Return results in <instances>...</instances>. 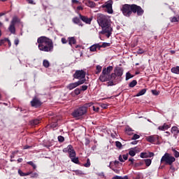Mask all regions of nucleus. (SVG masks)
<instances>
[{"mask_svg":"<svg viewBox=\"0 0 179 179\" xmlns=\"http://www.w3.org/2000/svg\"><path fill=\"white\" fill-rule=\"evenodd\" d=\"M27 1L28 3H30V5H36V2H34L33 0H27Z\"/></svg>","mask_w":179,"mask_h":179,"instance_id":"obj_55","label":"nucleus"},{"mask_svg":"<svg viewBox=\"0 0 179 179\" xmlns=\"http://www.w3.org/2000/svg\"><path fill=\"white\" fill-rule=\"evenodd\" d=\"M79 17L80 20L84 23H86V24H90L92 20H93V17H87V16L82 15V14H79Z\"/></svg>","mask_w":179,"mask_h":179,"instance_id":"obj_12","label":"nucleus"},{"mask_svg":"<svg viewBox=\"0 0 179 179\" xmlns=\"http://www.w3.org/2000/svg\"><path fill=\"white\" fill-rule=\"evenodd\" d=\"M169 128H170V125L164 123L162 126H159L158 129L159 131H166V129H169Z\"/></svg>","mask_w":179,"mask_h":179,"instance_id":"obj_22","label":"nucleus"},{"mask_svg":"<svg viewBox=\"0 0 179 179\" xmlns=\"http://www.w3.org/2000/svg\"><path fill=\"white\" fill-rule=\"evenodd\" d=\"M101 69H103V67H101V66H100V65H97L96 75H99V73H100V72H101Z\"/></svg>","mask_w":179,"mask_h":179,"instance_id":"obj_39","label":"nucleus"},{"mask_svg":"<svg viewBox=\"0 0 179 179\" xmlns=\"http://www.w3.org/2000/svg\"><path fill=\"white\" fill-rule=\"evenodd\" d=\"M112 80H113L114 85L121 82V77L124 75V69L122 67H115L114 73H112Z\"/></svg>","mask_w":179,"mask_h":179,"instance_id":"obj_4","label":"nucleus"},{"mask_svg":"<svg viewBox=\"0 0 179 179\" xmlns=\"http://www.w3.org/2000/svg\"><path fill=\"white\" fill-rule=\"evenodd\" d=\"M62 44H66L68 43V40L65 38H62Z\"/></svg>","mask_w":179,"mask_h":179,"instance_id":"obj_54","label":"nucleus"},{"mask_svg":"<svg viewBox=\"0 0 179 179\" xmlns=\"http://www.w3.org/2000/svg\"><path fill=\"white\" fill-rule=\"evenodd\" d=\"M134 78V76H132L130 73H126V80H129V79H131Z\"/></svg>","mask_w":179,"mask_h":179,"instance_id":"obj_43","label":"nucleus"},{"mask_svg":"<svg viewBox=\"0 0 179 179\" xmlns=\"http://www.w3.org/2000/svg\"><path fill=\"white\" fill-rule=\"evenodd\" d=\"M172 152H173V156L176 158L179 157L178 151L176 150V148H172Z\"/></svg>","mask_w":179,"mask_h":179,"instance_id":"obj_38","label":"nucleus"},{"mask_svg":"<svg viewBox=\"0 0 179 179\" xmlns=\"http://www.w3.org/2000/svg\"><path fill=\"white\" fill-rule=\"evenodd\" d=\"M101 107L102 108H107V107H108V105H107V103H101Z\"/></svg>","mask_w":179,"mask_h":179,"instance_id":"obj_57","label":"nucleus"},{"mask_svg":"<svg viewBox=\"0 0 179 179\" xmlns=\"http://www.w3.org/2000/svg\"><path fill=\"white\" fill-rule=\"evenodd\" d=\"M131 10L132 13H137V16H142L144 13V10L142 9V7L136 5V4H131Z\"/></svg>","mask_w":179,"mask_h":179,"instance_id":"obj_9","label":"nucleus"},{"mask_svg":"<svg viewBox=\"0 0 179 179\" xmlns=\"http://www.w3.org/2000/svg\"><path fill=\"white\" fill-rule=\"evenodd\" d=\"M169 20L171 23H177L179 22V15L178 17H171Z\"/></svg>","mask_w":179,"mask_h":179,"instance_id":"obj_23","label":"nucleus"},{"mask_svg":"<svg viewBox=\"0 0 179 179\" xmlns=\"http://www.w3.org/2000/svg\"><path fill=\"white\" fill-rule=\"evenodd\" d=\"M37 177H38V173L31 172V178H37Z\"/></svg>","mask_w":179,"mask_h":179,"instance_id":"obj_47","label":"nucleus"},{"mask_svg":"<svg viewBox=\"0 0 179 179\" xmlns=\"http://www.w3.org/2000/svg\"><path fill=\"white\" fill-rule=\"evenodd\" d=\"M174 162H176V157L168 152H166L161 159V163H165V164H169V166H171Z\"/></svg>","mask_w":179,"mask_h":179,"instance_id":"obj_5","label":"nucleus"},{"mask_svg":"<svg viewBox=\"0 0 179 179\" xmlns=\"http://www.w3.org/2000/svg\"><path fill=\"white\" fill-rule=\"evenodd\" d=\"M80 90L83 92H85V90H87V85H82Z\"/></svg>","mask_w":179,"mask_h":179,"instance_id":"obj_52","label":"nucleus"},{"mask_svg":"<svg viewBox=\"0 0 179 179\" xmlns=\"http://www.w3.org/2000/svg\"><path fill=\"white\" fill-rule=\"evenodd\" d=\"M70 159L73 163H75V164H79V157L76 156V157H73Z\"/></svg>","mask_w":179,"mask_h":179,"instance_id":"obj_27","label":"nucleus"},{"mask_svg":"<svg viewBox=\"0 0 179 179\" xmlns=\"http://www.w3.org/2000/svg\"><path fill=\"white\" fill-rule=\"evenodd\" d=\"M120 10L124 16L129 17L132 15V4H124L120 8Z\"/></svg>","mask_w":179,"mask_h":179,"instance_id":"obj_6","label":"nucleus"},{"mask_svg":"<svg viewBox=\"0 0 179 179\" xmlns=\"http://www.w3.org/2000/svg\"><path fill=\"white\" fill-rule=\"evenodd\" d=\"M40 122V119H34L30 121L31 125H38Z\"/></svg>","mask_w":179,"mask_h":179,"instance_id":"obj_30","label":"nucleus"},{"mask_svg":"<svg viewBox=\"0 0 179 179\" xmlns=\"http://www.w3.org/2000/svg\"><path fill=\"white\" fill-rule=\"evenodd\" d=\"M8 30L12 33L13 34H15L16 29L15 28V25L13 24H10V27H8Z\"/></svg>","mask_w":179,"mask_h":179,"instance_id":"obj_26","label":"nucleus"},{"mask_svg":"<svg viewBox=\"0 0 179 179\" xmlns=\"http://www.w3.org/2000/svg\"><path fill=\"white\" fill-rule=\"evenodd\" d=\"M85 76L86 72H85L83 70H78L73 74L74 79H82V80H85Z\"/></svg>","mask_w":179,"mask_h":179,"instance_id":"obj_11","label":"nucleus"},{"mask_svg":"<svg viewBox=\"0 0 179 179\" xmlns=\"http://www.w3.org/2000/svg\"><path fill=\"white\" fill-rule=\"evenodd\" d=\"M76 176H83V174H85L83 173V171H80V170H76V171H73Z\"/></svg>","mask_w":179,"mask_h":179,"instance_id":"obj_40","label":"nucleus"},{"mask_svg":"<svg viewBox=\"0 0 179 179\" xmlns=\"http://www.w3.org/2000/svg\"><path fill=\"white\" fill-rule=\"evenodd\" d=\"M93 110L94 111H99V107L95 108L94 106H93Z\"/></svg>","mask_w":179,"mask_h":179,"instance_id":"obj_63","label":"nucleus"},{"mask_svg":"<svg viewBox=\"0 0 179 179\" xmlns=\"http://www.w3.org/2000/svg\"><path fill=\"white\" fill-rule=\"evenodd\" d=\"M97 23L102 29V31L99 33L101 34H106V37L110 38V36H111L113 33V27H111V24L110 23V19H108V17L103 14H98Z\"/></svg>","mask_w":179,"mask_h":179,"instance_id":"obj_1","label":"nucleus"},{"mask_svg":"<svg viewBox=\"0 0 179 179\" xmlns=\"http://www.w3.org/2000/svg\"><path fill=\"white\" fill-rule=\"evenodd\" d=\"M85 4L89 8H95L96 7V3H94V1H90V0H87Z\"/></svg>","mask_w":179,"mask_h":179,"instance_id":"obj_20","label":"nucleus"},{"mask_svg":"<svg viewBox=\"0 0 179 179\" xmlns=\"http://www.w3.org/2000/svg\"><path fill=\"white\" fill-rule=\"evenodd\" d=\"M17 22H19V18H17V17H13L11 22H10V24H16V23H17Z\"/></svg>","mask_w":179,"mask_h":179,"instance_id":"obj_36","label":"nucleus"},{"mask_svg":"<svg viewBox=\"0 0 179 179\" xmlns=\"http://www.w3.org/2000/svg\"><path fill=\"white\" fill-rule=\"evenodd\" d=\"M144 162L145 164V166H147V167H149V166L152 164V159H144Z\"/></svg>","mask_w":179,"mask_h":179,"instance_id":"obj_37","label":"nucleus"},{"mask_svg":"<svg viewBox=\"0 0 179 179\" xmlns=\"http://www.w3.org/2000/svg\"><path fill=\"white\" fill-rule=\"evenodd\" d=\"M85 82H86V79L80 80L75 83H71L66 86V89H68V90H73V89H76V87H78V86H80V85H83Z\"/></svg>","mask_w":179,"mask_h":179,"instance_id":"obj_8","label":"nucleus"},{"mask_svg":"<svg viewBox=\"0 0 179 179\" xmlns=\"http://www.w3.org/2000/svg\"><path fill=\"white\" fill-rule=\"evenodd\" d=\"M139 138H141V136L138 134H134L133 137L131 138V139L133 141H136V139H139Z\"/></svg>","mask_w":179,"mask_h":179,"instance_id":"obj_49","label":"nucleus"},{"mask_svg":"<svg viewBox=\"0 0 179 179\" xmlns=\"http://www.w3.org/2000/svg\"><path fill=\"white\" fill-rule=\"evenodd\" d=\"M143 52H145V50H143V49H141V48H139L137 51V54H143Z\"/></svg>","mask_w":179,"mask_h":179,"instance_id":"obj_56","label":"nucleus"},{"mask_svg":"<svg viewBox=\"0 0 179 179\" xmlns=\"http://www.w3.org/2000/svg\"><path fill=\"white\" fill-rule=\"evenodd\" d=\"M72 22L75 24H78V26H81L83 27V24L82 23V21H80V17H75L73 18Z\"/></svg>","mask_w":179,"mask_h":179,"instance_id":"obj_17","label":"nucleus"},{"mask_svg":"<svg viewBox=\"0 0 179 179\" xmlns=\"http://www.w3.org/2000/svg\"><path fill=\"white\" fill-rule=\"evenodd\" d=\"M73 3H79V1L78 0H72Z\"/></svg>","mask_w":179,"mask_h":179,"instance_id":"obj_64","label":"nucleus"},{"mask_svg":"<svg viewBox=\"0 0 179 179\" xmlns=\"http://www.w3.org/2000/svg\"><path fill=\"white\" fill-rule=\"evenodd\" d=\"M171 133L173 134V135H177V134L179 133L178 127H173L171 128Z\"/></svg>","mask_w":179,"mask_h":179,"instance_id":"obj_28","label":"nucleus"},{"mask_svg":"<svg viewBox=\"0 0 179 179\" xmlns=\"http://www.w3.org/2000/svg\"><path fill=\"white\" fill-rule=\"evenodd\" d=\"M27 163V164H29V166H31L34 170H36V169H37V166H36V164L33 162L30 161Z\"/></svg>","mask_w":179,"mask_h":179,"instance_id":"obj_42","label":"nucleus"},{"mask_svg":"<svg viewBox=\"0 0 179 179\" xmlns=\"http://www.w3.org/2000/svg\"><path fill=\"white\" fill-rule=\"evenodd\" d=\"M122 157H123L124 160H128V154L123 155Z\"/></svg>","mask_w":179,"mask_h":179,"instance_id":"obj_59","label":"nucleus"},{"mask_svg":"<svg viewBox=\"0 0 179 179\" xmlns=\"http://www.w3.org/2000/svg\"><path fill=\"white\" fill-rule=\"evenodd\" d=\"M57 139H58L59 142H60V143H62V142H64V141H65V138H64V136H59L57 137Z\"/></svg>","mask_w":179,"mask_h":179,"instance_id":"obj_46","label":"nucleus"},{"mask_svg":"<svg viewBox=\"0 0 179 179\" xmlns=\"http://www.w3.org/2000/svg\"><path fill=\"white\" fill-rule=\"evenodd\" d=\"M14 44H15V45H19V38L15 39V41H14Z\"/></svg>","mask_w":179,"mask_h":179,"instance_id":"obj_58","label":"nucleus"},{"mask_svg":"<svg viewBox=\"0 0 179 179\" xmlns=\"http://www.w3.org/2000/svg\"><path fill=\"white\" fill-rule=\"evenodd\" d=\"M70 159L76 156V152L73 150V147L71 148V150L69 152Z\"/></svg>","mask_w":179,"mask_h":179,"instance_id":"obj_24","label":"nucleus"},{"mask_svg":"<svg viewBox=\"0 0 179 179\" xmlns=\"http://www.w3.org/2000/svg\"><path fill=\"white\" fill-rule=\"evenodd\" d=\"M151 92H152V94H154V96H159V92H157V90H152Z\"/></svg>","mask_w":179,"mask_h":179,"instance_id":"obj_51","label":"nucleus"},{"mask_svg":"<svg viewBox=\"0 0 179 179\" xmlns=\"http://www.w3.org/2000/svg\"><path fill=\"white\" fill-rule=\"evenodd\" d=\"M131 10L132 13H137V16H142L144 13V10L142 9V7L136 5V4H131Z\"/></svg>","mask_w":179,"mask_h":179,"instance_id":"obj_10","label":"nucleus"},{"mask_svg":"<svg viewBox=\"0 0 179 179\" xmlns=\"http://www.w3.org/2000/svg\"><path fill=\"white\" fill-rule=\"evenodd\" d=\"M135 159H134V158H129V162H131V164H134V162Z\"/></svg>","mask_w":179,"mask_h":179,"instance_id":"obj_61","label":"nucleus"},{"mask_svg":"<svg viewBox=\"0 0 179 179\" xmlns=\"http://www.w3.org/2000/svg\"><path fill=\"white\" fill-rule=\"evenodd\" d=\"M126 134H127V135H134V130H132L131 127H127L126 129Z\"/></svg>","mask_w":179,"mask_h":179,"instance_id":"obj_31","label":"nucleus"},{"mask_svg":"<svg viewBox=\"0 0 179 179\" xmlns=\"http://www.w3.org/2000/svg\"><path fill=\"white\" fill-rule=\"evenodd\" d=\"M172 73H176V75H179V66L173 67L171 69Z\"/></svg>","mask_w":179,"mask_h":179,"instance_id":"obj_29","label":"nucleus"},{"mask_svg":"<svg viewBox=\"0 0 179 179\" xmlns=\"http://www.w3.org/2000/svg\"><path fill=\"white\" fill-rule=\"evenodd\" d=\"M115 145L117 148H119V149H121V148H122V144L120 141H116Z\"/></svg>","mask_w":179,"mask_h":179,"instance_id":"obj_48","label":"nucleus"},{"mask_svg":"<svg viewBox=\"0 0 179 179\" xmlns=\"http://www.w3.org/2000/svg\"><path fill=\"white\" fill-rule=\"evenodd\" d=\"M111 44L110 43H103L101 45H100L101 48H106V47H110Z\"/></svg>","mask_w":179,"mask_h":179,"instance_id":"obj_41","label":"nucleus"},{"mask_svg":"<svg viewBox=\"0 0 179 179\" xmlns=\"http://www.w3.org/2000/svg\"><path fill=\"white\" fill-rule=\"evenodd\" d=\"M138 82L136 81V80H134L129 84V87H135V86H136Z\"/></svg>","mask_w":179,"mask_h":179,"instance_id":"obj_32","label":"nucleus"},{"mask_svg":"<svg viewBox=\"0 0 179 179\" xmlns=\"http://www.w3.org/2000/svg\"><path fill=\"white\" fill-rule=\"evenodd\" d=\"M145 93H146V89H143L136 94V97H139V96H143Z\"/></svg>","mask_w":179,"mask_h":179,"instance_id":"obj_33","label":"nucleus"},{"mask_svg":"<svg viewBox=\"0 0 179 179\" xmlns=\"http://www.w3.org/2000/svg\"><path fill=\"white\" fill-rule=\"evenodd\" d=\"M140 150H138L137 147H135L134 148H131L129 151V156H131L132 157H134V156H135V155H136V152H139Z\"/></svg>","mask_w":179,"mask_h":179,"instance_id":"obj_18","label":"nucleus"},{"mask_svg":"<svg viewBox=\"0 0 179 179\" xmlns=\"http://www.w3.org/2000/svg\"><path fill=\"white\" fill-rule=\"evenodd\" d=\"M92 106H93V103H85V105H83L84 107H85V109L87 110V108H89V107H92Z\"/></svg>","mask_w":179,"mask_h":179,"instance_id":"obj_45","label":"nucleus"},{"mask_svg":"<svg viewBox=\"0 0 179 179\" xmlns=\"http://www.w3.org/2000/svg\"><path fill=\"white\" fill-rule=\"evenodd\" d=\"M43 65L45 68H48L50 66V62L47 59H44L43 62Z\"/></svg>","mask_w":179,"mask_h":179,"instance_id":"obj_35","label":"nucleus"},{"mask_svg":"<svg viewBox=\"0 0 179 179\" xmlns=\"http://www.w3.org/2000/svg\"><path fill=\"white\" fill-rule=\"evenodd\" d=\"M90 159H87V163L84 164V167H89L90 166Z\"/></svg>","mask_w":179,"mask_h":179,"instance_id":"obj_50","label":"nucleus"},{"mask_svg":"<svg viewBox=\"0 0 179 179\" xmlns=\"http://www.w3.org/2000/svg\"><path fill=\"white\" fill-rule=\"evenodd\" d=\"M68 41H69V45L72 46V45L76 44V39L75 38V37H69Z\"/></svg>","mask_w":179,"mask_h":179,"instance_id":"obj_21","label":"nucleus"},{"mask_svg":"<svg viewBox=\"0 0 179 179\" xmlns=\"http://www.w3.org/2000/svg\"><path fill=\"white\" fill-rule=\"evenodd\" d=\"M119 160H120V162H121L122 163H124V159H122V155H120L119 156Z\"/></svg>","mask_w":179,"mask_h":179,"instance_id":"obj_60","label":"nucleus"},{"mask_svg":"<svg viewBox=\"0 0 179 179\" xmlns=\"http://www.w3.org/2000/svg\"><path fill=\"white\" fill-rule=\"evenodd\" d=\"M113 69V68L112 66L103 68L101 75L99 76V80L102 83L108 82V86H114V80H113V76L111 74Z\"/></svg>","mask_w":179,"mask_h":179,"instance_id":"obj_3","label":"nucleus"},{"mask_svg":"<svg viewBox=\"0 0 179 179\" xmlns=\"http://www.w3.org/2000/svg\"><path fill=\"white\" fill-rule=\"evenodd\" d=\"M81 92V90L79 89V88H76L75 90H74V94H76V96H79V94Z\"/></svg>","mask_w":179,"mask_h":179,"instance_id":"obj_44","label":"nucleus"},{"mask_svg":"<svg viewBox=\"0 0 179 179\" xmlns=\"http://www.w3.org/2000/svg\"><path fill=\"white\" fill-rule=\"evenodd\" d=\"M159 139H160V137L157 135L150 136L147 137L148 142H150V143H155V142H159Z\"/></svg>","mask_w":179,"mask_h":179,"instance_id":"obj_13","label":"nucleus"},{"mask_svg":"<svg viewBox=\"0 0 179 179\" xmlns=\"http://www.w3.org/2000/svg\"><path fill=\"white\" fill-rule=\"evenodd\" d=\"M87 113V109L84 106L79 107L76 110H75L72 115L74 118H78V117H82V115H85Z\"/></svg>","mask_w":179,"mask_h":179,"instance_id":"obj_7","label":"nucleus"},{"mask_svg":"<svg viewBox=\"0 0 179 179\" xmlns=\"http://www.w3.org/2000/svg\"><path fill=\"white\" fill-rule=\"evenodd\" d=\"M152 156H155V154H153V152H150V155L148 153L146 152H141L140 154V157H141V159H145L146 157H152Z\"/></svg>","mask_w":179,"mask_h":179,"instance_id":"obj_19","label":"nucleus"},{"mask_svg":"<svg viewBox=\"0 0 179 179\" xmlns=\"http://www.w3.org/2000/svg\"><path fill=\"white\" fill-rule=\"evenodd\" d=\"M38 48L44 52H52L54 51V42L52 39L47 36H41L37 39Z\"/></svg>","mask_w":179,"mask_h":179,"instance_id":"obj_2","label":"nucleus"},{"mask_svg":"<svg viewBox=\"0 0 179 179\" xmlns=\"http://www.w3.org/2000/svg\"><path fill=\"white\" fill-rule=\"evenodd\" d=\"M112 179H129L128 178V176H115L113 178H112Z\"/></svg>","mask_w":179,"mask_h":179,"instance_id":"obj_34","label":"nucleus"},{"mask_svg":"<svg viewBox=\"0 0 179 179\" xmlns=\"http://www.w3.org/2000/svg\"><path fill=\"white\" fill-rule=\"evenodd\" d=\"M86 142H85V145L87 146V145H89V143H90V140L86 138Z\"/></svg>","mask_w":179,"mask_h":179,"instance_id":"obj_62","label":"nucleus"},{"mask_svg":"<svg viewBox=\"0 0 179 179\" xmlns=\"http://www.w3.org/2000/svg\"><path fill=\"white\" fill-rule=\"evenodd\" d=\"M104 8H106L108 13H113V1H108Z\"/></svg>","mask_w":179,"mask_h":179,"instance_id":"obj_15","label":"nucleus"},{"mask_svg":"<svg viewBox=\"0 0 179 179\" xmlns=\"http://www.w3.org/2000/svg\"><path fill=\"white\" fill-rule=\"evenodd\" d=\"M31 106L37 108L41 106V101L37 98H34L31 101Z\"/></svg>","mask_w":179,"mask_h":179,"instance_id":"obj_14","label":"nucleus"},{"mask_svg":"<svg viewBox=\"0 0 179 179\" xmlns=\"http://www.w3.org/2000/svg\"><path fill=\"white\" fill-rule=\"evenodd\" d=\"M18 174H19L21 177H24L25 173H23V171H22V170L19 169V170H18Z\"/></svg>","mask_w":179,"mask_h":179,"instance_id":"obj_53","label":"nucleus"},{"mask_svg":"<svg viewBox=\"0 0 179 179\" xmlns=\"http://www.w3.org/2000/svg\"><path fill=\"white\" fill-rule=\"evenodd\" d=\"M100 48H101V46H100L99 43H96V44L92 45L91 47H90V50L92 52H94L97 51V49L100 50Z\"/></svg>","mask_w":179,"mask_h":179,"instance_id":"obj_16","label":"nucleus"},{"mask_svg":"<svg viewBox=\"0 0 179 179\" xmlns=\"http://www.w3.org/2000/svg\"><path fill=\"white\" fill-rule=\"evenodd\" d=\"M73 148V146H72L71 145H69L66 148L63 149L64 153H69V151L72 150Z\"/></svg>","mask_w":179,"mask_h":179,"instance_id":"obj_25","label":"nucleus"}]
</instances>
